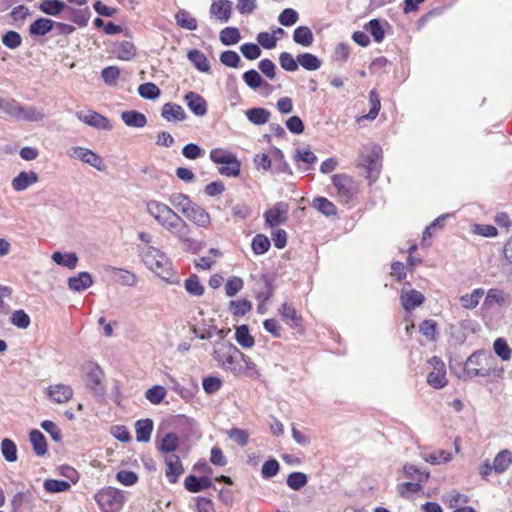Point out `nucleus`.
I'll return each mask as SVG.
<instances>
[{"label": "nucleus", "mask_w": 512, "mask_h": 512, "mask_svg": "<svg viewBox=\"0 0 512 512\" xmlns=\"http://www.w3.org/2000/svg\"><path fill=\"white\" fill-rule=\"evenodd\" d=\"M146 212L181 244L192 245L191 227L170 206L157 200H149L146 202Z\"/></svg>", "instance_id": "nucleus-1"}, {"label": "nucleus", "mask_w": 512, "mask_h": 512, "mask_svg": "<svg viewBox=\"0 0 512 512\" xmlns=\"http://www.w3.org/2000/svg\"><path fill=\"white\" fill-rule=\"evenodd\" d=\"M144 264L159 278L168 283L176 282V275L170 259L158 248L147 245L141 249Z\"/></svg>", "instance_id": "nucleus-2"}, {"label": "nucleus", "mask_w": 512, "mask_h": 512, "mask_svg": "<svg viewBox=\"0 0 512 512\" xmlns=\"http://www.w3.org/2000/svg\"><path fill=\"white\" fill-rule=\"evenodd\" d=\"M496 372L495 359L483 350L472 353L465 362L464 375L467 378L489 377Z\"/></svg>", "instance_id": "nucleus-3"}, {"label": "nucleus", "mask_w": 512, "mask_h": 512, "mask_svg": "<svg viewBox=\"0 0 512 512\" xmlns=\"http://www.w3.org/2000/svg\"><path fill=\"white\" fill-rule=\"evenodd\" d=\"M214 358L222 369L235 374L243 353L233 344L220 341L214 346Z\"/></svg>", "instance_id": "nucleus-4"}, {"label": "nucleus", "mask_w": 512, "mask_h": 512, "mask_svg": "<svg viewBox=\"0 0 512 512\" xmlns=\"http://www.w3.org/2000/svg\"><path fill=\"white\" fill-rule=\"evenodd\" d=\"M358 166L364 169L366 178L372 182L376 181L382 168L381 147L375 144L365 147L360 155Z\"/></svg>", "instance_id": "nucleus-5"}, {"label": "nucleus", "mask_w": 512, "mask_h": 512, "mask_svg": "<svg viewBox=\"0 0 512 512\" xmlns=\"http://www.w3.org/2000/svg\"><path fill=\"white\" fill-rule=\"evenodd\" d=\"M95 500L102 512H119L124 504V495L113 487L100 490L95 495Z\"/></svg>", "instance_id": "nucleus-6"}, {"label": "nucleus", "mask_w": 512, "mask_h": 512, "mask_svg": "<svg viewBox=\"0 0 512 512\" xmlns=\"http://www.w3.org/2000/svg\"><path fill=\"white\" fill-rule=\"evenodd\" d=\"M337 190V197L343 203L352 201L358 193V185L354 179L345 174H336L332 178Z\"/></svg>", "instance_id": "nucleus-7"}, {"label": "nucleus", "mask_w": 512, "mask_h": 512, "mask_svg": "<svg viewBox=\"0 0 512 512\" xmlns=\"http://www.w3.org/2000/svg\"><path fill=\"white\" fill-rule=\"evenodd\" d=\"M67 155L70 158L81 160L98 171H104L106 169L103 159L88 148L74 146L67 150Z\"/></svg>", "instance_id": "nucleus-8"}, {"label": "nucleus", "mask_w": 512, "mask_h": 512, "mask_svg": "<svg viewBox=\"0 0 512 512\" xmlns=\"http://www.w3.org/2000/svg\"><path fill=\"white\" fill-rule=\"evenodd\" d=\"M85 376H86V385L92 390L95 394H103L104 393V378L105 374L101 367L94 363L88 362L85 367Z\"/></svg>", "instance_id": "nucleus-9"}, {"label": "nucleus", "mask_w": 512, "mask_h": 512, "mask_svg": "<svg viewBox=\"0 0 512 512\" xmlns=\"http://www.w3.org/2000/svg\"><path fill=\"white\" fill-rule=\"evenodd\" d=\"M432 370L427 375V383L435 388L441 389L447 385L446 367L444 362L437 356L429 360Z\"/></svg>", "instance_id": "nucleus-10"}, {"label": "nucleus", "mask_w": 512, "mask_h": 512, "mask_svg": "<svg viewBox=\"0 0 512 512\" xmlns=\"http://www.w3.org/2000/svg\"><path fill=\"white\" fill-rule=\"evenodd\" d=\"M76 117L85 124L109 131L112 129V124L109 119L93 110H80L76 112Z\"/></svg>", "instance_id": "nucleus-11"}, {"label": "nucleus", "mask_w": 512, "mask_h": 512, "mask_svg": "<svg viewBox=\"0 0 512 512\" xmlns=\"http://www.w3.org/2000/svg\"><path fill=\"white\" fill-rule=\"evenodd\" d=\"M165 463V476L169 483L176 484L184 473V466L178 455H166L163 457Z\"/></svg>", "instance_id": "nucleus-12"}, {"label": "nucleus", "mask_w": 512, "mask_h": 512, "mask_svg": "<svg viewBox=\"0 0 512 512\" xmlns=\"http://www.w3.org/2000/svg\"><path fill=\"white\" fill-rule=\"evenodd\" d=\"M190 222L201 228H208L211 223L210 214L199 204L193 203L183 214Z\"/></svg>", "instance_id": "nucleus-13"}, {"label": "nucleus", "mask_w": 512, "mask_h": 512, "mask_svg": "<svg viewBox=\"0 0 512 512\" xmlns=\"http://www.w3.org/2000/svg\"><path fill=\"white\" fill-rule=\"evenodd\" d=\"M232 10L233 3L230 0H215L210 6L209 13L221 23H227L231 18Z\"/></svg>", "instance_id": "nucleus-14"}, {"label": "nucleus", "mask_w": 512, "mask_h": 512, "mask_svg": "<svg viewBox=\"0 0 512 512\" xmlns=\"http://www.w3.org/2000/svg\"><path fill=\"white\" fill-rule=\"evenodd\" d=\"M511 304V295L499 288L489 289L486 293L483 305L485 308L490 309L494 305L505 307Z\"/></svg>", "instance_id": "nucleus-15"}, {"label": "nucleus", "mask_w": 512, "mask_h": 512, "mask_svg": "<svg viewBox=\"0 0 512 512\" xmlns=\"http://www.w3.org/2000/svg\"><path fill=\"white\" fill-rule=\"evenodd\" d=\"M288 206L283 202L275 204L264 213L266 224L275 227L287 220Z\"/></svg>", "instance_id": "nucleus-16"}, {"label": "nucleus", "mask_w": 512, "mask_h": 512, "mask_svg": "<svg viewBox=\"0 0 512 512\" xmlns=\"http://www.w3.org/2000/svg\"><path fill=\"white\" fill-rule=\"evenodd\" d=\"M46 393L48 398L57 404L67 403L74 394L72 387L66 384L50 385Z\"/></svg>", "instance_id": "nucleus-17"}, {"label": "nucleus", "mask_w": 512, "mask_h": 512, "mask_svg": "<svg viewBox=\"0 0 512 512\" xmlns=\"http://www.w3.org/2000/svg\"><path fill=\"white\" fill-rule=\"evenodd\" d=\"M45 118V113L42 108L32 105L19 104L16 120H23L27 122H41Z\"/></svg>", "instance_id": "nucleus-18"}, {"label": "nucleus", "mask_w": 512, "mask_h": 512, "mask_svg": "<svg viewBox=\"0 0 512 512\" xmlns=\"http://www.w3.org/2000/svg\"><path fill=\"white\" fill-rule=\"evenodd\" d=\"M180 444V438L177 434L169 432L165 434L159 441H157V449L164 456L175 455Z\"/></svg>", "instance_id": "nucleus-19"}, {"label": "nucleus", "mask_w": 512, "mask_h": 512, "mask_svg": "<svg viewBox=\"0 0 512 512\" xmlns=\"http://www.w3.org/2000/svg\"><path fill=\"white\" fill-rule=\"evenodd\" d=\"M184 100L188 106V108L196 115V116H204L207 113V102L206 100L196 92L190 91L188 92Z\"/></svg>", "instance_id": "nucleus-20"}, {"label": "nucleus", "mask_w": 512, "mask_h": 512, "mask_svg": "<svg viewBox=\"0 0 512 512\" xmlns=\"http://www.w3.org/2000/svg\"><path fill=\"white\" fill-rule=\"evenodd\" d=\"M39 180L38 174L34 171H22L12 180V188L21 192L26 190L29 186L37 183Z\"/></svg>", "instance_id": "nucleus-21"}, {"label": "nucleus", "mask_w": 512, "mask_h": 512, "mask_svg": "<svg viewBox=\"0 0 512 512\" xmlns=\"http://www.w3.org/2000/svg\"><path fill=\"white\" fill-rule=\"evenodd\" d=\"M234 375L245 376L254 380L259 379L261 376L256 364L245 354H243V359H241L240 363L238 364L237 371H235Z\"/></svg>", "instance_id": "nucleus-22"}, {"label": "nucleus", "mask_w": 512, "mask_h": 512, "mask_svg": "<svg viewBox=\"0 0 512 512\" xmlns=\"http://www.w3.org/2000/svg\"><path fill=\"white\" fill-rule=\"evenodd\" d=\"M401 304L406 311H411L420 306L425 298L424 295L417 290L402 291L400 296Z\"/></svg>", "instance_id": "nucleus-23"}, {"label": "nucleus", "mask_w": 512, "mask_h": 512, "mask_svg": "<svg viewBox=\"0 0 512 512\" xmlns=\"http://www.w3.org/2000/svg\"><path fill=\"white\" fill-rule=\"evenodd\" d=\"M279 314L283 321L291 328H299L302 325V318L297 314L296 309L289 303L285 302L279 308Z\"/></svg>", "instance_id": "nucleus-24"}, {"label": "nucleus", "mask_w": 512, "mask_h": 512, "mask_svg": "<svg viewBox=\"0 0 512 512\" xmlns=\"http://www.w3.org/2000/svg\"><path fill=\"white\" fill-rule=\"evenodd\" d=\"M93 284V279L90 273L80 272L76 276L68 278V287L75 292H81Z\"/></svg>", "instance_id": "nucleus-25"}, {"label": "nucleus", "mask_w": 512, "mask_h": 512, "mask_svg": "<svg viewBox=\"0 0 512 512\" xmlns=\"http://www.w3.org/2000/svg\"><path fill=\"white\" fill-rule=\"evenodd\" d=\"M242 78L245 84L253 90H257L260 88L271 90V85L268 82H266L261 77V75L254 69L246 71L242 75Z\"/></svg>", "instance_id": "nucleus-26"}, {"label": "nucleus", "mask_w": 512, "mask_h": 512, "mask_svg": "<svg viewBox=\"0 0 512 512\" xmlns=\"http://www.w3.org/2000/svg\"><path fill=\"white\" fill-rule=\"evenodd\" d=\"M161 116L171 122V121H184L186 119V113L184 109L175 103H166L162 107Z\"/></svg>", "instance_id": "nucleus-27"}, {"label": "nucleus", "mask_w": 512, "mask_h": 512, "mask_svg": "<svg viewBox=\"0 0 512 512\" xmlns=\"http://www.w3.org/2000/svg\"><path fill=\"white\" fill-rule=\"evenodd\" d=\"M494 472L496 474H503L512 465V452L508 449H503L496 454L493 460Z\"/></svg>", "instance_id": "nucleus-28"}, {"label": "nucleus", "mask_w": 512, "mask_h": 512, "mask_svg": "<svg viewBox=\"0 0 512 512\" xmlns=\"http://www.w3.org/2000/svg\"><path fill=\"white\" fill-rule=\"evenodd\" d=\"M114 54L119 60L129 61L136 55V47L130 41H121L114 46Z\"/></svg>", "instance_id": "nucleus-29"}, {"label": "nucleus", "mask_w": 512, "mask_h": 512, "mask_svg": "<svg viewBox=\"0 0 512 512\" xmlns=\"http://www.w3.org/2000/svg\"><path fill=\"white\" fill-rule=\"evenodd\" d=\"M245 115L254 125H264L269 122L271 117L270 111L261 107L248 109L245 111Z\"/></svg>", "instance_id": "nucleus-30"}, {"label": "nucleus", "mask_w": 512, "mask_h": 512, "mask_svg": "<svg viewBox=\"0 0 512 512\" xmlns=\"http://www.w3.org/2000/svg\"><path fill=\"white\" fill-rule=\"evenodd\" d=\"M121 119L129 127L143 128L147 124L146 116L136 110L122 112Z\"/></svg>", "instance_id": "nucleus-31"}, {"label": "nucleus", "mask_w": 512, "mask_h": 512, "mask_svg": "<svg viewBox=\"0 0 512 512\" xmlns=\"http://www.w3.org/2000/svg\"><path fill=\"white\" fill-rule=\"evenodd\" d=\"M153 421L151 419H141L135 424L136 440L139 442H148L153 431Z\"/></svg>", "instance_id": "nucleus-32"}, {"label": "nucleus", "mask_w": 512, "mask_h": 512, "mask_svg": "<svg viewBox=\"0 0 512 512\" xmlns=\"http://www.w3.org/2000/svg\"><path fill=\"white\" fill-rule=\"evenodd\" d=\"M293 40L296 44L309 47L314 41V35L308 26H299L294 30Z\"/></svg>", "instance_id": "nucleus-33"}, {"label": "nucleus", "mask_w": 512, "mask_h": 512, "mask_svg": "<svg viewBox=\"0 0 512 512\" xmlns=\"http://www.w3.org/2000/svg\"><path fill=\"white\" fill-rule=\"evenodd\" d=\"M485 291L483 288H476L469 294H464L460 297V302L463 308L468 310L475 309L480 299L484 296Z\"/></svg>", "instance_id": "nucleus-34"}, {"label": "nucleus", "mask_w": 512, "mask_h": 512, "mask_svg": "<svg viewBox=\"0 0 512 512\" xmlns=\"http://www.w3.org/2000/svg\"><path fill=\"white\" fill-rule=\"evenodd\" d=\"M29 440L37 456H43L47 452V442L44 435L39 430H32L29 433Z\"/></svg>", "instance_id": "nucleus-35"}, {"label": "nucleus", "mask_w": 512, "mask_h": 512, "mask_svg": "<svg viewBox=\"0 0 512 512\" xmlns=\"http://www.w3.org/2000/svg\"><path fill=\"white\" fill-rule=\"evenodd\" d=\"M55 22L47 18H39L29 27V32L32 35L44 36L50 32L54 27Z\"/></svg>", "instance_id": "nucleus-36"}, {"label": "nucleus", "mask_w": 512, "mask_h": 512, "mask_svg": "<svg viewBox=\"0 0 512 512\" xmlns=\"http://www.w3.org/2000/svg\"><path fill=\"white\" fill-rule=\"evenodd\" d=\"M422 458L433 465H439L449 462L452 459V454L445 450H437L434 452L424 451L421 453Z\"/></svg>", "instance_id": "nucleus-37"}, {"label": "nucleus", "mask_w": 512, "mask_h": 512, "mask_svg": "<svg viewBox=\"0 0 512 512\" xmlns=\"http://www.w3.org/2000/svg\"><path fill=\"white\" fill-rule=\"evenodd\" d=\"M175 20L178 26L187 30L197 29V20L187 10L180 9L175 14Z\"/></svg>", "instance_id": "nucleus-38"}, {"label": "nucleus", "mask_w": 512, "mask_h": 512, "mask_svg": "<svg viewBox=\"0 0 512 512\" xmlns=\"http://www.w3.org/2000/svg\"><path fill=\"white\" fill-rule=\"evenodd\" d=\"M297 61L300 66L308 71L318 70L322 65L321 60L316 55L308 52L299 54Z\"/></svg>", "instance_id": "nucleus-39"}, {"label": "nucleus", "mask_w": 512, "mask_h": 512, "mask_svg": "<svg viewBox=\"0 0 512 512\" xmlns=\"http://www.w3.org/2000/svg\"><path fill=\"white\" fill-rule=\"evenodd\" d=\"M188 59L194 64V66L201 72H209L210 64L207 57L201 51L192 49L187 54Z\"/></svg>", "instance_id": "nucleus-40"}, {"label": "nucleus", "mask_w": 512, "mask_h": 512, "mask_svg": "<svg viewBox=\"0 0 512 512\" xmlns=\"http://www.w3.org/2000/svg\"><path fill=\"white\" fill-rule=\"evenodd\" d=\"M312 207L325 216H333L337 213V208L333 202L325 197H316L312 201Z\"/></svg>", "instance_id": "nucleus-41"}, {"label": "nucleus", "mask_w": 512, "mask_h": 512, "mask_svg": "<svg viewBox=\"0 0 512 512\" xmlns=\"http://www.w3.org/2000/svg\"><path fill=\"white\" fill-rule=\"evenodd\" d=\"M235 339L243 348H252L255 344L253 336L249 332L247 325H241L236 328Z\"/></svg>", "instance_id": "nucleus-42"}, {"label": "nucleus", "mask_w": 512, "mask_h": 512, "mask_svg": "<svg viewBox=\"0 0 512 512\" xmlns=\"http://www.w3.org/2000/svg\"><path fill=\"white\" fill-rule=\"evenodd\" d=\"M52 260L58 265L74 269L78 263V256L74 252L62 254L56 251L52 254Z\"/></svg>", "instance_id": "nucleus-43"}, {"label": "nucleus", "mask_w": 512, "mask_h": 512, "mask_svg": "<svg viewBox=\"0 0 512 512\" xmlns=\"http://www.w3.org/2000/svg\"><path fill=\"white\" fill-rule=\"evenodd\" d=\"M169 202L172 206H174L176 209H178L182 214L186 212V209L188 210L190 205H192L194 202L189 198L188 195L183 193H173L169 197Z\"/></svg>", "instance_id": "nucleus-44"}, {"label": "nucleus", "mask_w": 512, "mask_h": 512, "mask_svg": "<svg viewBox=\"0 0 512 512\" xmlns=\"http://www.w3.org/2000/svg\"><path fill=\"white\" fill-rule=\"evenodd\" d=\"M219 38L222 44L230 46L237 44L241 39V35L238 28L226 27L220 32Z\"/></svg>", "instance_id": "nucleus-45"}, {"label": "nucleus", "mask_w": 512, "mask_h": 512, "mask_svg": "<svg viewBox=\"0 0 512 512\" xmlns=\"http://www.w3.org/2000/svg\"><path fill=\"white\" fill-rule=\"evenodd\" d=\"M403 471L407 478L415 481L426 482L429 478V472L421 470L413 464H405Z\"/></svg>", "instance_id": "nucleus-46"}, {"label": "nucleus", "mask_w": 512, "mask_h": 512, "mask_svg": "<svg viewBox=\"0 0 512 512\" xmlns=\"http://www.w3.org/2000/svg\"><path fill=\"white\" fill-rule=\"evenodd\" d=\"M252 309V303L247 299L233 300L229 303V310L234 316H244Z\"/></svg>", "instance_id": "nucleus-47"}, {"label": "nucleus", "mask_w": 512, "mask_h": 512, "mask_svg": "<svg viewBox=\"0 0 512 512\" xmlns=\"http://www.w3.org/2000/svg\"><path fill=\"white\" fill-rule=\"evenodd\" d=\"M20 102L13 98L0 97V111L10 118L16 119Z\"/></svg>", "instance_id": "nucleus-48"}, {"label": "nucleus", "mask_w": 512, "mask_h": 512, "mask_svg": "<svg viewBox=\"0 0 512 512\" xmlns=\"http://www.w3.org/2000/svg\"><path fill=\"white\" fill-rule=\"evenodd\" d=\"M166 395V389L160 385H155L145 392L146 399L153 405H159Z\"/></svg>", "instance_id": "nucleus-49"}, {"label": "nucleus", "mask_w": 512, "mask_h": 512, "mask_svg": "<svg viewBox=\"0 0 512 512\" xmlns=\"http://www.w3.org/2000/svg\"><path fill=\"white\" fill-rule=\"evenodd\" d=\"M495 354L503 361H508L512 357V349L503 338H497L493 343Z\"/></svg>", "instance_id": "nucleus-50"}, {"label": "nucleus", "mask_w": 512, "mask_h": 512, "mask_svg": "<svg viewBox=\"0 0 512 512\" xmlns=\"http://www.w3.org/2000/svg\"><path fill=\"white\" fill-rule=\"evenodd\" d=\"M1 452L8 462H15L18 459L17 446L11 439L5 438L1 442Z\"/></svg>", "instance_id": "nucleus-51"}, {"label": "nucleus", "mask_w": 512, "mask_h": 512, "mask_svg": "<svg viewBox=\"0 0 512 512\" xmlns=\"http://www.w3.org/2000/svg\"><path fill=\"white\" fill-rule=\"evenodd\" d=\"M138 93L144 99L155 100L160 96L161 91L156 84L147 82L139 85Z\"/></svg>", "instance_id": "nucleus-52"}, {"label": "nucleus", "mask_w": 512, "mask_h": 512, "mask_svg": "<svg viewBox=\"0 0 512 512\" xmlns=\"http://www.w3.org/2000/svg\"><path fill=\"white\" fill-rule=\"evenodd\" d=\"M43 487L48 493H59L68 491L71 485L64 480L47 479L44 481Z\"/></svg>", "instance_id": "nucleus-53"}, {"label": "nucleus", "mask_w": 512, "mask_h": 512, "mask_svg": "<svg viewBox=\"0 0 512 512\" xmlns=\"http://www.w3.org/2000/svg\"><path fill=\"white\" fill-rule=\"evenodd\" d=\"M39 8L45 14L56 16L63 11L65 4L56 0H44Z\"/></svg>", "instance_id": "nucleus-54"}, {"label": "nucleus", "mask_w": 512, "mask_h": 512, "mask_svg": "<svg viewBox=\"0 0 512 512\" xmlns=\"http://www.w3.org/2000/svg\"><path fill=\"white\" fill-rule=\"evenodd\" d=\"M219 168V173L227 177H236L240 174L241 164L237 157L229 160Z\"/></svg>", "instance_id": "nucleus-55"}, {"label": "nucleus", "mask_w": 512, "mask_h": 512, "mask_svg": "<svg viewBox=\"0 0 512 512\" xmlns=\"http://www.w3.org/2000/svg\"><path fill=\"white\" fill-rule=\"evenodd\" d=\"M112 272L117 275L116 280L125 286H135L137 284V276L127 270L112 268Z\"/></svg>", "instance_id": "nucleus-56"}, {"label": "nucleus", "mask_w": 512, "mask_h": 512, "mask_svg": "<svg viewBox=\"0 0 512 512\" xmlns=\"http://www.w3.org/2000/svg\"><path fill=\"white\" fill-rule=\"evenodd\" d=\"M442 500L451 509L457 507L459 504H466L469 501L467 496L460 494L456 490L446 493Z\"/></svg>", "instance_id": "nucleus-57"}, {"label": "nucleus", "mask_w": 512, "mask_h": 512, "mask_svg": "<svg viewBox=\"0 0 512 512\" xmlns=\"http://www.w3.org/2000/svg\"><path fill=\"white\" fill-rule=\"evenodd\" d=\"M210 159L215 164H224L229 162V160L236 157V155L232 152H229L223 148H214L210 151Z\"/></svg>", "instance_id": "nucleus-58"}, {"label": "nucleus", "mask_w": 512, "mask_h": 512, "mask_svg": "<svg viewBox=\"0 0 512 512\" xmlns=\"http://www.w3.org/2000/svg\"><path fill=\"white\" fill-rule=\"evenodd\" d=\"M366 30L372 35L375 42L380 43L385 37L384 29L378 19L370 20L366 26Z\"/></svg>", "instance_id": "nucleus-59"}, {"label": "nucleus", "mask_w": 512, "mask_h": 512, "mask_svg": "<svg viewBox=\"0 0 512 512\" xmlns=\"http://www.w3.org/2000/svg\"><path fill=\"white\" fill-rule=\"evenodd\" d=\"M244 287V281L242 278L237 276L230 277L224 286L225 293L228 297L235 296Z\"/></svg>", "instance_id": "nucleus-60"}, {"label": "nucleus", "mask_w": 512, "mask_h": 512, "mask_svg": "<svg viewBox=\"0 0 512 512\" xmlns=\"http://www.w3.org/2000/svg\"><path fill=\"white\" fill-rule=\"evenodd\" d=\"M10 322L12 325L20 329H26L29 327L31 320L29 315L24 310L19 309L12 313Z\"/></svg>", "instance_id": "nucleus-61"}, {"label": "nucleus", "mask_w": 512, "mask_h": 512, "mask_svg": "<svg viewBox=\"0 0 512 512\" xmlns=\"http://www.w3.org/2000/svg\"><path fill=\"white\" fill-rule=\"evenodd\" d=\"M307 482V475L302 472H292L287 477V485L292 490H300Z\"/></svg>", "instance_id": "nucleus-62"}, {"label": "nucleus", "mask_w": 512, "mask_h": 512, "mask_svg": "<svg viewBox=\"0 0 512 512\" xmlns=\"http://www.w3.org/2000/svg\"><path fill=\"white\" fill-rule=\"evenodd\" d=\"M270 245L269 238L263 234H257L252 240V249L254 253L258 255L266 253Z\"/></svg>", "instance_id": "nucleus-63"}, {"label": "nucleus", "mask_w": 512, "mask_h": 512, "mask_svg": "<svg viewBox=\"0 0 512 512\" xmlns=\"http://www.w3.org/2000/svg\"><path fill=\"white\" fill-rule=\"evenodd\" d=\"M298 19L299 14L297 13L296 10L292 8L284 9L278 17L279 23L286 27L294 25L298 21Z\"/></svg>", "instance_id": "nucleus-64"}]
</instances>
